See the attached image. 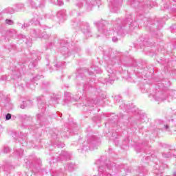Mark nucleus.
I'll return each instance as SVG.
<instances>
[{
	"instance_id": "nucleus-1",
	"label": "nucleus",
	"mask_w": 176,
	"mask_h": 176,
	"mask_svg": "<svg viewBox=\"0 0 176 176\" xmlns=\"http://www.w3.org/2000/svg\"><path fill=\"white\" fill-rule=\"evenodd\" d=\"M104 21L94 22L95 25L98 27V32L105 35V36H109V35H115L116 33L118 35H123L124 34V30H127L129 27L130 31H133L135 27H137V22L133 21V19L130 17H126L124 21L122 22L120 19L113 21V30L110 32L105 31V25H104Z\"/></svg>"
},
{
	"instance_id": "nucleus-2",
	"label": "nucleus",
	"mask_w": 176,
	"mask_h": 176,
	"mask_svg": "<svg viewBox=\"0 0 176 176\" xmlns=\"http://www.w3.org/2000/svg\"><path fill=\"white\" fill-rule=\"evenodd\" d=\"M170 81H162V82L158 83L155 86V94L153 95V98L155 101L162 102L164 101L168 98V101L173 100V98H176V91L175 90H168L167 87L170 86ZM167 95L168 96L167 97Z\"/></svg>"
},
{
	"instance_id": "nucleus-3",
	"label": "nucleus",
	"mask_w": 176,
	"mask_h": 176,
	"mask_svg": "<svg viewBox=\"0 0 176 176\" xmlns=\"http://www.w3.org/2000/svg\"><path fill=\"white\" fill-rule=\"evenodd\" d=\"M102 1L101 0H77L75 3V6L78 9H84L87 12H91L94 10V8L97 5L98 7L101 6Z\"/></svg>"
},
{
	"instance_id": "nucleus-4",
	"label": "nucleus",
	"mask_w": 176,
	"mask_h": 176,
	"mask_svg": "<svg viewBox=\"0 0 176 176\" xmlns=\"http://www.w3.org/2000/svg\"><path fill=\"white\" fill-rule=\"evenodd\" d=\"M93 71H94V72H96V74H101L102 72V70L97 67V66H92L90 69H85L83 71V72L80 73L79 76H76V78L78 79V80H80L81 81V84H80V86L81 87V89H82V90H85L87 87V84L85 82H83V81L85 80V79H86V78L83 77V75H94V73L93 72Z\"/></svg>"
},
{
	"instance_id": "nucleus-5",
	"label": "nucleus",
	"mask_w": 176,
	"mask_h": 176,
	"mask_svg": "<svg viewBox=\"0 0 176 176\" xmlns=\"http://www.w3.org/2000/svg\"><path fill=\"white\" fill-rule=\"evenodd\" d=\"M98 148V142H97V137L94 135L88 136L87 140L81 145V150L85 152L87 151H94Z\"/></svg>"
},
{
	"instance_id": "nucleus-6",
	"label": "nucleus",
	"mask_w": 176,
	"mask_h": 176,
	"mask_svg": "<svg viewBox=\"0 0 176 176\" xmlns=\"http://www.w3.org/2000/svg\"><path fill=\"white\" fill-rule=\"evenodd\" d=\"M42 167V161L41 159H37L35 163L31 166L32 171L36 176L43 175V174H47L46 170L41 168Z\"/></svg>"
},
{
	"instance_id": "nucleus-7",
	"label": "nucleus",
	"mask_w": 176,
	"mask_h": 176,
	"mask_svg": "<svg viewBox=\"0 0 176 176\" xmlns=\"http://www.w3.org/2000/svg\"><path fill=\"white\" fill-rule=\"evenodd\" d=\"M74 27H78L81 29L83 34H90V26H89V23L86 22L81 21L78 19L76 22L72 21Z\"/></svg>"
},
{
	"instance_id": "nucleus-8",
	"label": "nucleus",
	"mask_w": 176,
	"mask_h": 176,
	"mask_svg": "<svg viewBox=\"0 0 176 176\" xmlns=\"http://www.w3.org/2000/svg\"><path fill=\"white\" fill-rule=\"evenodd\" d=\"M0 98V104L3 105L7 111H12V109H13V104L10 102V98L5 95H1Z\"/></svg>"
},
{
	"instance_id": "nucleus-9",
	"label": "nucleus",
	"mask_w": 176,
	"mask_h": 176,
	"mask_svg": "<svg viewBox=\"0 0 176 176\" xmlns=\"http://www.w3.org/2000/svg\"><path fill=\"white\" fill-rule=\"evenodd\" d=\"M107 71L109 74V78H107V82L110 85H113V82L118 79V77L116 76V71H113V69H112L109 66L107 67Z\"/></svg>"
},
{
	"instance_id": "nucleus-10",
	"label": "nucleus",
	"mask_w": 176,
	"mask_h": 176,
	"mask_svg": "<svg viewBox=\"0 0 176 176\" xmlns=\"http://www.w3.org/2000/svg\"><path fill=\"white\" fill-rule=\"evenodd\" d=\"M28 5H30L34 9L38 8H45V0H27Z\"/></svg>"
},
{
	"instance_id": "nucleus-11",
	"label": "nucleus",
	"mask_w": 176,
	"mask_h": 176,
	"mask_svg": "<svg viewBox=\"0 0 176 176\" xmlns=\"http://www.w3.org/2000/svg\"><path fill=\"white\" fill-rule=\"evenodd\" d=\"M56 157L54 159V161L50 162V164L56 163V162H58L59 160H70L71 154L67 151H62L59 156L56 155Z\"/></svg>"
},
{
	"instance_id": "nucleus-12",
	"label": "nucleus",
	"mask_w": 176,
	"mask_h": 176,
	"mask_svg": "<svg viewBox=\"0 0 176 176\" xmlns=\"http://www.w3.org/2000/svg\"><path fill=\"white\" fill-rule=\"evenodd\" d=\"M122 3L123 0H113L111 1V5L109 6L111 12H113V13H118Z\"/></svg>"
},
{
	"instance_id": "nucleus-13",
	"label": "nucleus",
	"mask_w": 176,
	"mask_h": 176,
	"mask_svg": "<svg viewBox=\"0 0 176 176\" xmlns=\"http://www.w3.org/2000/svg\"><path fill=\"white\" fill-rule=\"evenodd\" d=\"M135 176H146L148 175V170L143 166L139 167L135 170H133Z\"/></svg>"
},
{
	"instance_id": "nucleus-14",
	"label": "nucleus",
	"mask_w": 176,
	"mask_h": 176,
	"mask_svg": "<svg viewBox=\"0 0 176 176\" xmlns=\"http://www.w3.org/2000/svg\"><path fill=\"white\" fill-rule=\"evenodd\" d=\"M41 54H42V52H36L32 54L33 60H34V62H32L31 65H29L30 68H35V67H36V61H38V60H41V58H39V56H41Z\"/></svg>"
},
{
	"instance_id": "nucleus-15",
	"label": "nucleus",
	"mask_w": 176,
	"mask_h": 176,
	"mask_svg": "<svg viewBox=\"0 0 176 176\" xmlns=\"http://www.w3.org/2000/svg\"><path fill=\"white\" fill-rule=\"evenodd\" d=\"M42 15L40 14H34L33 15V18L30 21V23L34 25H41V20H42Z\"/></svg>"
},
{
	"instance_id": "nucleus-16",
	"label": "nucleus",
	"mask_w": 176,
	"mask_h": 176,
	"mask_svg": "<svg viewBox=\"0 0 176 176\" xmlns=\"http://www.w3.org/2000/svg\"><path fill=\"white\" fill-rule=\"evenodd\" d=\"M16 35L17 31L14 29H10L5 32L4 37L6 39H9V38H14V36H16Z\"/></svg>"
},
{
	"instance_id": "nucleus-17",
	"label": "nucleus",
	"mask_w": 176,
	"mask_h": 176,
	"mask_svg": "<svg viewBox=\"0 0 176 176\" xmlns=\"http://www.w3.org/2000/svg\"><path fill=\"white\" fill-rule=\"evenodd\" d=\"M60 134H61L62 137H65L66 138H68L69 137V131L60 133V132H55L54 134H52V138L53 140H57V138H60Z\"/></svg>"
},
{
	"instance_id": "nucleus-18",
	"label": "nucleus",
	"mask_w": 176,
	"mask_h": 176,
	"mask_svg": "<svg viewBox=\"0 0 176 176\" xmlns=\"http://www.w3.org/2000/svg\"><path fill=\"white\" fill-rule=\"evenodd\" d=\"M56 17L59 19L60 21H63V20L67 19V15L65 14V10H62L56 14Z\"/></svg>"
},
{
	"instance_id": "nucleus-19",
	"label": "nucleus",
	"mask_w": 176,
	"mask_h": 176,
	"mask_svg": "<svg viewBox=\"0 0 176 176\" xmlns=\"http://www.w3.org/2000/svg\"><path fill=\"white\" fill-rule=\"evenodd\" d=\"M43 97H38L37 98V101L38 104V109H41V112H45L46 107H45V102H42L43 101Z\"/></svg>"
},
{
	"instance_id": "nucleus-20",
	"label": "nucleus",
	"mask_w": 176,
	"mask_h": 176,
	"mask_svg": "<svg viewBox=\"0 0 176 176\" xmlns=\"http://www.w3.org/2000/svg\"><path fill=\"white\" fill-rule=\"evenodd\" d=\"M37 122L40 123L41 126H43V124H45L43 122H46V118H45V116H43V113L37 114Z\"/></svg>"
},
{
	"instance_id": "nucleus-21",
	"label": "nucleus",
	"mask_w": 176,
	"mask_h": 176,
	"mask_svg": "<svg viewBox=\"0 0 176 176\" xmlns=\"http://www.w3.org/2000/svg\"><path fill=\"white\" fill-rule=\"evenodd\" d=\"M64 43V41H63L60 43V46H63V44ZM60 53L63 54V56H65V54H67V56H69V50H68V47L67 46L63 45L60 49Z\"/></svg>"
},
{
	"instance_id": "nucleus-22",
	"label": "nucleus",
	"mask_w": 176,
	"mask_h": 176,
	"mask_svg": "<svg viewBox=\"0 0 176 176\" xmlns=\"http://www.w3.org/2000/svg\"><path fill=\"white\" fill-rule=\"evenodd\" d=\"M97 104V100H91V99H87V103L85 104L83 103V105L85 107H94Z\"/></svg>"
},
{
	"instance_id": "nucleus-23",
	"label": "nucleus",
	"mask_w": 176,
	"mask_h": 176,
	"mask_svg": "<svg viewBox=\"0 0 176 176\" xmlns=\"http://www.w3.org/2000/svg\"><path fill=\"white\" fill-rule=\"evenodd\" d=\"M76 168V166L74 163L67 164L65 166V169L69 171H74Z\"/></svg>"
},
{
	"instance_id": "nucleus-24",
	"label": "nucleus",
	"mask_w": 176,
	"mask_h": 176,
	"mask_svg": "<svg viewBox=\"0 0 176 176\" xmlns=\"http://www.w3.org/2000/svg\"><path fill=\"white\" fill-rule=\"evenodd\" d=\"M56 69L58 71V69H62V68H65V62H59L54 65Z\"/></svg>"
},
{
	"instance_id": "nucleus-25",
	"label": "nucleus",
	"mask_w": 176,
	"mask_h": 176,
	"mask_svg": "<svg viewBox=\"0 0 176 176\" xmlns=\"http://www.w3.org/2000/svg\"><path fill=\"white\" fill-rule=\"evenodd\" d=\"M50 173L52 176H65L64 175V173L61 172V170H55V171L51 170Z\"/></svg>"
},
{
	"instance_id": "nucleus-26",
	"label": "nucleus",
	"mask_w": 176,
	"mask_h": 176,
	"mask_svg": "<svg viewBox=\"0 0 176 176\" xmlns=\"http://www.w3.org/2000/svg\"><path fill=\"white\" fill-rule=\"evenodd\" d=\"M24 8V4L19 3L15 5V10L16 12H20Z\"/></svg>"
},
{
	"instance_id": "nucleus-27",
	"label": "nucleus",
	"mask_w": 176,
	"mask_h": 176,
	"mask_svg": "<svg viewBox=\"0 0 176 176\" xmlns=\"http://www.w3.org/2000/svg\"><path fill=\"white\" fill-rule=\"evenodd\" d=\"M128 5H131L132 8H135L136 6H138L140 5V3L134 0H131L130 1H128Z\"/></svg>"
},
{
	"instance_id": "nucleus-28",
	"label": "nucleus",
	"mask_w": 176,
	"mask_h": 176,
	"mask_svg": "<svg viewBox=\"0 0 176 176\" xmlns=\"http://www.w3.org/2000/svg\"><path fill=\"white\" fill-rule=\"evenodd\" d=\"M21 76V73L18 72L17 73H16V72H14L13 73V78L12 79H20V77Z\"/></svg>"
},
{
	"instance_id": "nucleus-29",
	"label": "nucleus",
	"mask_w": 176,
	"mask_h": 176,
	"mask_svg": "<svg viewBox=\"0 0 176 176\" xmlns=\"http://www.w3.org/2000/svg\"><path fill=\"white\" fill-rule=\"evenodd\" d=\"M18 142H20L23 145V146H24V145L27 144V138H24V139H23V138H19L18 139Z\"/></svg>"
},
{
	"instance_id": "nucleus-30",
	"label": "nucleus",
	"mask_w": 176,
	"mask_h": 176,
	"mask_svg": "<svg viewBox=\"0 0 176 176\" xmlns=\"http://www.w3.org/2000/svg\"><path fill=\"white\" fill-rule=\"evenodd\" d=\"M32 34H33V36H35L36 38H41V35L39 34V32L33 30H32Z\"/></svg>"
},
{
	"instance_id": "nucleus-31",
	"label": "nucleus",
	"mask_w": 176,
	"mask_h": 176,
	"mask_svg": "<svg viewBox=\"0 0 176 176\" xmlns=\"http://www.w3.org/2000/svg\"><path fill=\"white\" fill-rule=\"evenodd\" d=\"M28 104H31V102L30 101H23V104H21V108L22 109H24L27 107Z\"/></svg>"
},
{
	"instance_id": "nucleus-32",
	"label": "nucleus",
	"mask_w": 176,
	"mask_h": 176,
	"mask_svg": "<svg viewBox=\"0 0 176 176\" xmlns=\"http://www.w3.org/2000/svg\"><path fill=\"white\" fill-rule=\"evenodd\" d=\"M50 105H52V104H58V102L57 101V98H52L51 100L50 101Z\"/></svg>"
},
{
	"instance_id": "nucleus-33",
	"label": "nucleus",
	"mask_w": 176,
	"mask_h": 176,
	"mask_svg": "<svg viewBox=\"0 0 176 176\" xmlns=\"http://www.w3.org/2000/svg\"><path fill=\"white\" fill-rule=\"evenodd\" d=\"M55 145L57 146V148H64V146H65V144L61 142H57Z\"/></svg>"
},
{
	"instance_id": "nucleus-34",
	"label": "nucleus",
	"mask_w": 176,
	"mask_h": 176,
	"mask_svg": "<svg viewBox=\"0 0 176 176\" xmlns=\"http://www.w3.org/2000/svg\"><path fill=\"white\" fill-rule=\"evenodd\" d=\"M5 23L6 24H8V25H13V24H14V21L12 19H6Z\"/></svg>"
},
{
	"instance_id": "nucleus-35",
	"label": "nucleus",
	"mask_w": 176,
	"mask_h": 176,
	"mask_svg": "<svg viewBox=\"0 0 176 176\" xmlns=\"http://www.w3.org/2000/svg\"><path fill=\"white\" fill-rule=\"evenodd\" d=\"M140 122H142V123H145V122H148V117H146V116H141Z\"/></svg>"
},
{
	"instance_id": "nucleus-36",
	"label": "nucleus",
	"mask_w": 176,
	"mask_h": 176,
	"mask_svg": "<svg viewBox=\"0 0 176 176\" xmlns=\"http://www.w3.org/2000/svg\"><path fill=\"white\" fill-rule=\"evenodd\" d=\"M16 10L13 9L12 8H9L6 9L7 13H10V14H13Z\"/></svg>"
},
{
	"instance_id": "nucleus-37",
	"label": "nucleus",
	"mask_w": 176,
	"mask_h": 176,
	"mask_svg": "<svg viewBox=\"0 0 176 176\" xmlns=\"http://www.w3.org/2000/svg\"><path fill=\"white\" fill-rule=\"evenodd\" d=\"M82 14L83 13H82V12H76V10H75L72 12V16H82Z\"/></svg>"
},
{
	"instance_id": "nucleus-38",
	"label": "nucleus",
	"mask_w": 176,
	"mask_h": 176,
	"mask_svg": "<svg viewBox=\"0 0 176 176\" xmlns=\"http://www.w3.org/2000/svg\"><path fill=\"white\" fill-rule=\"evenodd\" d=\"M162 156H163V157H165L166 159H168L169 157H171V153H170V152H168L167 153H163Z\"/></svg>"
},
{
	"instance_id": "nucleus-39",
	"label": "nucleus",
	"mask_w": 176,
	"mask_h": 176,
	"mask_svg": "<svg viewBox=\"0 0 176 176\" xmlns=\"http://www.w3.org/2000/svg\"><path fill=\"white\" fill-rule=\"evenodd\" d=\"M3 153H9V152H10V148H9L8 146H5L3 147Z\"/></svg>"
},
{
	"instance_id": "nucleus-40",
	"label": "nucleus",
	"mask_w": 176,
	"mask_h": 176,
	"mask_svg": "<svg viewBox=\"0 0 176 176\" xmlns=\"http://www.w3.org/2000/svg\"><path fill=\"white\" fill-rule=\"evenodd\" d=\"M24 151L21 148H19V150H16V155H18V156H21L23 155Z\"/></svg>"
},
{
	"instance_id": "nucleus-41",
	"label": "nucleus",
	"mask_w": 176,
	"mask_h": 176,
	"mask_svg": "<svg viewBox=\"0 0 176 176\" xmlns=\"http://www.w3.org/2000/svg\"><path fill=\"white\" fill-rule=\"evenodd\" d=\"M42 38H43L44 39H50V35L46 33H43Z\"/></svg>"
},
{
	"instance_id": "nucleus-42",
	"label": "nucleus",
	"mask_w": 176,
	"mask_h": 176,
	"mask_svg": "<svg viewBox=\"0 0 176 176\" xmlns=\"http://www.w3.org/2000/svg\"><path fill=\"white\" fill-rule=\"evenodd\" d=\"M0 80H9V76H2L0 78Z\"/></svg>"
},
{
	"instance_id": "nucleus-43",
	"label": "nucleus",
	"mask_w": 176,
	"mask_h": 176,
	"mask_svg": "<svg viewBox=\"0 0 176 176\" xmlns=\"http://www.w3.org/2000/svg\"><path fill=\"white\" fill-rule=\"evenodd\" d=\"M56 5L62 6V5H64V1H63V0H57Z\"/></svg>"
},
{
	"instance_id": "nucleus-44",
	"label": "nucleus",
	"mask_w": 176,
	"mask_h": 176,
	"mask_svg": "<svg viewBox=\"0 0 176 176\" xmlns=\"http://www.w3.org/2000/svg\"><path fill=\"white\" fill-rule=\"evenodd\" d=\"M12 119V114L8 113L6 116V120H10Z\"/></svg>"
},
{
	"instance_id": "nucleus-45",
	"label": "nucleus",
	"mask_w": 176,
	"mask_h": 176,
	"mask_svg": "<svg viewBox=\"0 0 176 176\" xmlns=\"http://www.w3.org/2000/svg\"><path fill=\"white\" fill-rule=\"evenodd\" d=\"M115 100L116 102H120V96H115Z\"/></svg>"
},
{
	"instance_id": "nucleus-46",
	"label": "nucleus",
	"mask_w": 176,
	"mask_h": 176,
	"mask_svg": "<svg viewBox=\"0 0 176 176\" xmlns=\"http://www.w3.org/2000/svg\"><path fill=\"white\" fill-rule=\"evenodd\" d=\"M18 38H19V39H24L25 38V36L23 34H20L18 36Z\"/></svg>"
},
{
	"instance_id": "nucleus-47",
	"label": "nucleus",
	"mask_w": 176,
	"mask_h": 176,
	"mask_svg": "<svg viewBox=\"0 0 176 176\" xmlns=\"http://www.w3.org/2000/svg\"><path fill=\"white\" fill-rule=\"evenodd\" d=\"M26 27H28V24H27V23H25V24H24V25H22L21 28H22L23 30H24V28H26Z\"/></svg>"
},
{
	"instance_id": "nucleus-48",
	"label": "nucleus",
	"mask_w": 176,
	"mask_h": 176,
	"mask_svg": "<svg viewBox=\"0 0 176 176\" xmlns=\"http://www.w3.org/2000/svg\"><path fill=\"white\" fill-rule=\"evenodd\" d=\"M112 41L113 42H118V37H113Z\"/></svg>"
},
{
	"instance_id": "nucleus-49",
	"label": "nucleus",
	"mask_w": 176,
	"mask_h": 176,
	"mask_svg": "<svg viewBox=\"0 0 176 176\" xmlns=\"http://www.w3.org/2000/svg\"><path fill=\"white\" fill-rule=\"evenodd\" d=\"M51 3H53V5H57V2H56V0H51Z\"/></svg>"
},
{
	"instance_id": "nucleus-50",
	"label": "nucleus",
	"mask_w": 176,
	"mask_h": 176,
	"mask_svg": "<svg viewBox=\"0 0 176 176\" xmlns=\"http://www.w3.org/2000/svg\"><path fill=\"white\" fill-rule=\"evenodd\" d=\"M164 127L165 130H168V124H164Z\"/></svg>"
},
{
	"instance_id": "nucleus-51",
	"label": "nucleus",
	"mask_w": 176,
	"mask_h": 176,
	"mask_svg": "<svg viewBox=\"0 0 176 176\" xmlns=\"http://www.w3.org/2000/svg\"><path fill=\"white\" fill-rule=\"evenodd\" d=\"M41 78H42V76H37L36 77L34 78V80H36V79H39Z\"/></svg>"
},
{
	"instance_id": "nucleus-52",
	"label": "nucleus",
	"mask_w": 176,
	"mask_h": 176,
	"mask_svg": "<svg viewBox=\"0 0 176 176\" xmlns=\"http://www.w3.org/2000/svg\"><path fill=\"white\" fill-rule=\"evenodd\" d=\"M26 45H28V46H31V42L28 43L27 41H25Z\"/></svg>"
},
{
	"instance_id": "nucleus-53",
	"label": "nucleus",
	"mask_w": 176,
	"mask_h": 176,
	"mask_svg": "<svg viewBox=\"0 0 176 176\" xmlns=\"http://www.w3.org/2000/svg\"><path fill=\"white\" fill-rule=\"evenodd\" d=\"M65 96H67V97H71V94L70 93H66Z\"/></svg>"
},
{
	"instance_id": "nucleus-54",
	"label": "nucleus",
	"mask_w": 176,
	"mask_h": 176,
	"mask_svg": "<svg viewBox=\"0 0 176 176\" xmlns=\"http://www.w3.org/2000/svg\"><path fill=\"white\" fill-rule=\"evenodd\" d=\"M28 176H32V173L28 174Z\"/></svg>"
},
{
	"instance_id": "nucleus-55",
	"label": "nucleus",
	"mask_w": 176,
	"mask_h": 176,
	"mask_svg": "<svg viewBox=\"0 0 176 176\" xmlns=\"http://www.w3.org/2000/svg\"><path fill=\"white\" fill-rule=\"evenodd\" d=\"M4 171H9L8 170H6V166L4 168Z\"/></svg>"
},
{
	"instance_id": "nucleus-56",
	"label": "nucleus",
	"mask_w": 176,
	"mask_h": 176,
	"mask_svg": "<svg viewBox=\"0 0 176 176\" xmlns=\"http://www.w3.org/2000/svg\"><path fill=\"white\" fill-rule=\"evenodd\" d=\"M173 176H176V172L173 173Z\"/></svg>"
},
{
	"instance_id": "nucleus-57",
	"label": "nucleus",
	"mask_w": 176,
	"mask_h": 176,
	"mask_svg": "<svg viewBox=\"0 0 176 176\" xmlns=\"http://www.w3.org/2000/svg\"><path fill=\"white\" fill-rule=\"evenodd\" d=\"M159 123H162L163 124V121L159 120Z\"/></svg>"
},
{
	"instance_id": "nucleus-58",
	"label": "nucleus",
	"mask_w": 176,
	"mask_h": 176,
	"mask_svg": "<svg viewBox=\"0 0 176 176\" xmlns=\"http://www.w3.org/2000/svg\"><path fill=\"white\" fill-rule=\"evenodd\" d=\"M2 130V126H0V131Z\"/></svg>"
},
{
	"instance_id": "nucleus-59",
	"label": "nucleus",
	"mask_w": 176,
	"mask_h": 176,
	"mask_svg": "<svg viewBox=\"0 0 176 176\" xmlns=\"http://www.w3.org/2000/svg\"><path fill=\"white\" fill-rule=\"evenodd\" d=\"M69 100V98H67L66 100H65V101H67V100Z\"/></svg>"
},
{
	"instance_id": "nucleus-60",
	"label": "nucleus",
	"mask_w": 176,
	"mask_h": 176,
	"mask_svg": "<svg viewBox=\"0 0 176 176\" xmlns=\"http://www.w3.org/2000/svg\"><path fill=\"white\" fill-rule=\"evenodd\" d=\"M50 45H51V46H52V45H53V43H51Z\"/></svg>"
},
{
	"instance_id": "nucleus-61",
	"label": "nucleus",
	"mask_w": 176,
	"mask_h": 176,
	"mask_svg": "<svg viewBox=\"0 0 176 176\" xmlns=\"http://www.w3.org/2000/svg\"><path fill=\"white\" fill-rule=\"evenodd\" d=\"M67 1V2H69V0H66Z\"/></svg>"
},
{
	"instance_id": "nucleus-62",
	"label": "nucleus",
	"mask_w": 176,
	"mask_h": 176,
	"mask_svg": "<svg viewBox=\"0 0 176 176\" xmlns=\"http://www.w3.org/2000/svg\"><path fill=\"white\" fill-rule=\"evenodd\" d=\"M174 1V2H176V0H173Z\"/></svg>"
},
{
	"instance_id": "nucleus-63",
	"label": "nucleus",
	"mask_w": 176,
	"mask_h": 176,
	"mask_svg": "<svg viewBox=\"0 0 176 176\" xmlns=\"http://www.w3.org/2000/svg\"><path fill=\"white\" fill-rule=\"evenodd\" d=\"M48 49H50V47H48Z\"/></svg>"
},
{
	"instance_id": "nucleus-64",
	"label": "nucleus",
	"mask_w": 176,
	"mask_h": 176,
	"mask_svg": "<svg viewBox=\"0 0 176 176\" xmlns=\"http://www.w3.org/2000/svg\"><path fill=\"white\" fill-rule=\"evenodd\" d=\"M97 36H98H98H100V35H98Z\"/></svg>"
}]
</instances>
